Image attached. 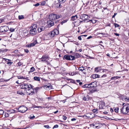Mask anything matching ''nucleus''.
Listing matches in <instances>:
<instances>
[{
	"label": "nucleus",
	"mask_w": 129,
	"mask_h": 129,
	"mask_svg": "<svg viewBox=\"0 0 129 129\" xmlns=\"http://www.w3.org/2000/svg\"><path fill=\"white\" fill-rule=\"evenodd\" d=\"M24 18L23 15H19L18 16V19L19 20L22 19Z\"/></svg>",
	"instance_id": "nucleus-27"
},
{
	"label": "nucleus",
	"mask_w": 129,
	"mask_h": 129,
	"mask_svg": "<svg viewBox=\"0 0 129 129\" xmlns=\"http://www.w3.org/2000/svg\"><path fill=\"white\" fill-rule=\"evenodd\" d=\"M45 28L44 26H41L38 28V31L39 32H41L42 31L45 30Z\"/></svg>",
	"instance_id": "nucleus-14"
},
{
	"label": "nucleus",
	"mask_w": 129,
	"mask_h": 129,
	"mask_svg": "<svg viewBox=\"0 0 129 129\" xmlns=\"http://www.w3.org/2000/svg\"><path fill=\"white\" fill-rule=\"evenodd\" d=\"M53 32L54 35H57L59 34V31L58 29H55L53 30L52 31Z\"/></svg>",
	"instance_id": "nucleus-16"
},
{
	"label": "nucleus",
	"mask_w": 129,
	"mask_h": 129,
	"mask_svg": "<svg viewBox=\"0 0 129 129\" xmlns=\"http://www.w3.org/2000/svg\"><path fill=\"white\" fill-rule=\"evenodd\" d=\"M68 20H63L61 22V24L62 25L63 23L66 22Z\"/></svg>",
	"instance_id": "nucleus-38"
},
{
	"label": "nucleus",
	"mask_w": 129,
	"mask_h": 129,
	"mask_svg": "<svg viewBox=\"0 0 129 129\" xmlns=\"http://www.w3.org/2000/svg\"><path fill=\"white\" fill-rule=\"evenodd\" d=\"M118 108L117 107H116L114 109V111L118 113Z\"/></svg>",
	"instance_id": "nucleus-39"
},
{
	"label": "nucleus",
	"mask_w": 129,
	"mask_h": 129,
	"mask_svg": "<svg viewBox=\"0 0 129 129\" xmlns=\"http://www.w3.org/2000/svg\"><path fill=\"white\" fill-rule=\"evenodd\" d=\"M76 74V72H73L69 73V75L71 76H73Z\"/></svg>",
	"instance_id": "nucleus-28"
},
{
	"label": "nucleus",
	"mask_w": 129,
	"mask_h": 129,
	"mask_svg": "<svg viewBox=\"0 0 129 129\" xmlns=\"http://www.w3.org/2000/svg\"><path fill=\"white\" fill-rule=\"evenodd\" d=\"M89 96L88 95H84V97L83 98V100L84 101H88L89 100Z\"/></svg>",
	"instance_id": "nucleus-17"
},
{
	"label": "nucleus",
	"mask_w": 129,
	"mask_h": 129,
	"mask_svg": "<svg viewBox=\"0 0 129 129\" xmlns=\"http://www.w3.org/2000/svg\"><path fill=\"white\" fill-rule=\"evenodd\" d=\"M34 79L35 80L38 81H40V78L39 77L37 76L35 77L34 78Z\"/></svg>",
	"instance_id": "nucleus-23"
},
{
	"label": "nucleus",
	"mask_w": 129,
	"mask_h": 129,
	"mask_svg": "<svg viewBox=\"0 0 129 129\" xmlns=\"http://www.w3.org/2000/svg\"><path fill=\"white\" fill-rule=\"evenodd\" d=\"M58 3H57L55 4V6L56 8H61L62 7V6H61V3L60 2H58Z\"/></svg>",
	"instance_id": "nucleus-15"
},
{
	"label": "nucleus",
	"mask_w": 129,
	"mask_h": 129,
	"mask_svg": "<svg viewBox=\"0 0 129 129\" xmlns=\"http://www.w3.org/2000/svg\"><path fill=\"white\" fill-rule=\"evenodd\" d=\"M9 114L8 113L5 112V115L6 117H8L9 116Z\"/></svg>",
	"instance_id": "nucleus-34"
},
{
	"label": "nucleus",
	"mask_w": 129,
	"mask_h": 129,
	"mask_svg": "<svg viewBox=\"0 0 129 129\" xmlns=\"http://www.w3.org/2000/svg\"><path fill=\"white\" fill-rule=\"evenodd\" d=\"M114 34L115 35H116V36H119V34H117V33H114Z\"/></svg>",
	"instance_id": "nucleus-58"
},
{
	"label": "nucleus",
	"mask_w": 129,
	"mask_h": 129,
	"mask_svg": "<svg viewBox=\"0 0 129 129\" xmlns=\"http://www.w3.org/2000/svg\"><path fill=\"white\" fill-rule=\"evenodd\" d=\"M58 125L57 124L55 125H54L53 128V129H54L55 128H57L58 127Z\"/></svg>",
	"instance_id": "nucleus-45"
},
{
	"label": "nucleus",
	"mask_w": 129,
	"mask_h": 129,
	"mask_svg": "<svg viewBox=\"0 0 129 129\" xmlns=\"http://www.w3.org/2000/svg\"><path fill=\"white\" fill-rule=\"evenodd\" d=\"M97 109H94L92 111L93 113L96 114L97 113Z\"/></svg>",
	"instance_id": "nucleus-36"
},
{
	"label": "nucleus",
	"mask_w": 129,
	"mask_h": 129,
	"mask_svg": "<svg viewBox=\"0 0 129 129\" xmlns=\"http://www.w3.org/2000/svg\"><path fill=\"white\" fill-rule=\"evenodd\" d=\"M41 5L42 6L44 5L46 3V2L45 1H42L41 2Z\"/></svg>",
	"instance_id": "nucleus-35"
},
{
	"label": "nucleus",
	"mask_w": 129,
	"mask_h": 129,
	"mask_svg": "<svg viewBox=\"0 0 129 129\" xmlns=\"http://www.w3.org/2000/svg\"><path fill=\"white\" fill-rule=\"evenodd\" d=\"M35 44L34 43H32L30 44V47H33L35 45Z\"/></svg>",
	"instance_id": "nucleus-40"
},
{
	"label": "nucleus",
	"mask_w": 129,
	"mask_h": 129,
	"mask_svg": "<svg viewBox=\"0 0 129 129\" xmlns=\"http://www.w3.org/2000/svg\"><path fill=\"white\" fill-rule=\"evenodd\" d=\"M37 28L36 24H33L31 27V29L30 30L29 33L32 36L35 35L37 33V30L36 28Z\"/></svg>",
	"instance_id": "nucleus-1"
},
{
	"label": "nucleus",
	"mask_w": 129,
	"mask_h": 129,
	"mask_svg": "<svg viewBox=\"0 0 129 129\" xmlns=\"http://www.w3.org/2000/svg\"><path fill=\"white\" fill-rule=\"evenodd\" d=\"M19 112L21 113H24L27 110V107L23 106L20 107L18 109Z\"/></svg>",
	"instance_id": "nucleus-6"
},
{
	"label": "nucleus",
	"mask_w": 129,
	"mask_h": 129,
	"mask_svg": "<svg viewBox=\"0 0 129 129\" xmlns=\"http://www.w3.org/2000/svg\"><path fill=\"white\" fill-rule=\"evenodd\" d=\"M99 108H100L101 109H102L103 108V106H102V105H100L99 106Z\"/></svg>",
	"instance_id": "nucleus-59"
},
{
	"label": "nucleus",
	"mask_w": 129,
	"mask_h": 129,
	"mask_svg": "<svg viewBox=\"0 0 129 129\" xmlns=\"http://www.w3.org/2000/svg\"><path fill=\"white\" fill-rule=\"evenodd\" d=\"M76 119L75 118H73L71 119V120L72 121H73L76 120Z\"/></svg>",
	"instance_id": "nucleus-60"
},
{
	"label": "nucleus",
	"mask_w": 129,
	"mask_h": 129,
	"mask_svg": "<svg viewBox=\"0 0 129 129\" xmlns=\"http://www.w3.org/2000/svg\"><path fill=\"white\" fill-rule=\"evenodd\" d=\"M44 127L47 128H50L49 126L48 125H45L44 126Z\"/></svg>",
	"instance_id": "nucleus-47"
},
{
	"label": "nucleus",
	"mask_w": 129,
	"mask_h": 129,
	"mask_svg": "<svg viewBox=\"0 0 129 129\" xmlns=\"http://www.w3.org/2000/svg\"><path fill=\"white\" fill-rule=\"evenodd\" d=\"M78 18L77 16L75 15L74 16H73L71 18V20L72 21H74V20Z\"/></svg>",
	"instance_id": "nucleus-18"
},
{
	"label": "nucleus",
	"mask_w": 129,
	"mask_h": 129,
	"mask_svg": "<svg viewBox=\"0 0 129 129\" xmlns=\"http://www.w3.org/2000/svg\"><path fill=\"white\" fill-rule=\"evenodd\" d=\"M90 83L89 84H86L83 85V87L84 88H90Z\"/></svg>",
	"instance_id": "nucleus-20"
},
{
	"label": "nucleus",
	"mask_w": 129,
	"mask_h": 129,
	"mask_svg": "<svg viewBox=\"0 0 129 129\" xmlns=\"http://www.w3.org/2000/svg\"><path fill=\"white\" fill-rule=\"evenodd\" d=\"M107 76V75L106 74H104L102 76V77H106Z\"/></svg>",
	"instance_id": "nucleus-61"
},
{
	"label": "nucleus",
	"mask_w": 129,
	"mask_h": 129,
	"mask_svg": "<svg viewBox=\"0 0 129 129\" xmlns=\"http://www.w3.org/2000/svg\"><path fill=\"white\" fill-rule=\"evenodd\" d=\"M40 5V4L39 3H37L36 4H35V5H34L35 6V7H37L38 6H39Z\"/></svg>",
	"instance_id": "nucleus-54"
},
{
	"label": "nucleus",
	"mask_w": 129,
	"mask_h": 129,
	"mask_svg": "<svg viewBox=\"0 0 129 129\" xmlns=\"http://www.w3.org/2000/svg\"><path fill=\"white\" fill-rule=\"evenodd\" d=\"M24 33L25 34H28V31L27 30H25L24 31Z\"/></svg>",
	"instance_id": "nucleus-49"
},
{
	"label": "nucleus",
	"mask_w": 129,
	"mask_h": 129,
	"mask_svg": "<svg viewBox=\"0 0 129 129\" xmlns=\"http://www.w3.org/2000/svg\"><path fill=\"white\" fill-rule=\"evenodd\" d=\"M18 66H20L22 65V63L21 62H19L18 63Z\"/></svg>",
	"instance_id": "nucleus-52"
},
{
	"label": "nucleus",
	"mask_w": 129,
	"mask_h": 129,
	"mask_svg": "<svg viewBox=\"0 0 129 129\" xmlns=\"http://www.w3.org/2000/svg\"><path fill=\"white\" fill-rule=\"evenodd\" d=\"M35 117L33 115H31L30 117L29 118L31 119H33Z\"/></svg>",
	"instance_id": "nucleus-33"
},
{
	"label": "nucleus",
	"mask_w": 129,
	"mask_h": 129,
	"mask_svg": "<svg viewBox=\"0 0 129 129\" xmlns=\"http://www.w3.org/2000/svg\"><path fill=\"white\" fill-rule=\"evenodd\" d=\"M100 75H97V74H94L92 75V77L93 78H99L100 77Z\"/></svg>",
	"instance_id": "nucleus-19"
},
{
	"label": "nucleus",
	"mask_w": 129,
	"mask_h": 129,
	"mask_svg": "<svg viewBox=\"0 0 129 129\" xmlns=\"http://www.w3.org/2000/svg\"><path fill=\"white\" fill-rule=\"evenodd\" d=\"M97 124H92L90 125V126L91 127L95 129H98L100 127L99 125H97Z\"/></svg>",
	"instance_id": "nucleus-11"
},
{
	"label": "nucleus",
	"mask_w": 129,
	"mask_h": 129,
	"mask_svg": "<svg viewBox=\"0 0 129 129\" xmlns=\"http://www.w3.org/2000/svg\"><path fill=\"white\" fill-rule=\"evenodd\" d=\"M29 85L31 87L29 89H27L26 90H25L26 91L27 94L32 95L34 93V89L32 88V85L30 84Z\"/></svg>",
	"instance_id": "nucleus-4"
},
{
	"label": "nucleus",
	"mask_w": 129,
	"mask_h": 129,
	"mask_svg": "<svg viewBox=\"0 0 129 129\" xmlns=\"http://www.w3.org/2000/svg\"><path fill=\"white\" fill-rule=\"evenodd\" d=\"M121 112L123 114H125L128 113L127 108L126 105L123 106L120 109Z\"/></svg>",
	"instance_id": "nucleus-7"
},
{
	"label": "nucleus",
	"mask_w": 129,
	"mask_h": 129,
	"mask_svg": "<svg viewBox=\"0 0 129 129\" xmlns=\"http://www.w3.org/2000/svg\"><path fill=\"white\" fill-rule=\"evenodd\" d=\"M4 33L7 32L8 30V27L7 26H3Z\"/></svg>",
	"instance_id": "nucleus-21"
},
{
	"label": "nucleus",
	"mask_w": 129,
	"mask_h": 129,
	"mask_svg": "<svg viewBox=\"0 0 129 129\" xmlns=\"http://www.w3.org/2000/svg\"><path fill=\"white\" fill-rule=\"evenodd\" d=\"M13 63V62H8L7 63V64H8L9 66H11L12 64Z\"/></svg>",
	"instance_id": "nucleus-44"
},
{
	"label": "nucleus",
	"mask_w": 129,
	"mask_h": 129,
	"mask_svg": "<svg viewBox=\"0 0 129 129\" xmlns=\"http://www.w3.org/2000/svg\"><path fill=\"white\" fill-rule=\"evenodd\" d=\"M17 93L18 94H19V95H24V94L20 90L17 91Z\"/></svg>",
	"instance_id": "nucleus-25"
},
{
	"label": "nucleus",
	"mask_w": 129,
	"mask_h": 129,
	"mask_svg": "<svg viewBox=\"0 0 129 129\" xmlns=\"http://www.w3.org/2000/svg\"><path fill=\"white\" fill-rule=\"evenodd\" d=\"M24 51L26 53H28L29 52L28 50L27 49H24Z\"/></svg>",
	"instance_id": "nucleus-56"
},
{
	"label": "nucleus",
	"mask_w": 129,
	"mask_h": 129,
	"mask_svg": "<svg viewBox=\"0 0 129 129\" xmlns=\"http://www.w3.org/2000/svg\"><path fill=\"white\" fill-rule=\"evenodd\" d=\"M8 112L10 114L11 113H15V111L14 110L12 109L9 110L8 111Z\"/></svg>",
	"instance_id": "nucleus-22"
},
{
	"label": "nucleus",
	"mask_w": 129,
	"mask_h": 129,
	"mask_svg": "<svg viewBox=\"0 0 129 129\" xmlns=\"http://www.w3.org/2000/svg\"><path fill=\"white\" fill-rule=\"evenodd\" d=\"M35 69L34 67H32L30 69V72H33L34 71Z\"/></svg>",
	"instance_id": "nucleus-37"
},
{
	"label": "nucleus",
	"mask_w": 129,
	"mask_h": 129,
	"mask_svg": "<svg viewBox=\"0 0 129 129\" xmlns=\"http://www.w3.org/2000/svg\"><path fill=\"white\" fill-rule=\"evenodd\" d=\"M44 87H45H45L48 88L49 89H51V86H49H49H47V85H46L44 86Z\"/></svg>",
	"instance_id": "nucleus-41"
},
{
	"label": "nucleus",
	"mask_w": 129,
	"mask_h": 129,
	"mask_svg": "<svg viewBox=\"0 0 129 129\" xmlns=\"http://www.w3.org/2000/svg\"><path fill=\"white\" fill-rule=\"evenodd\" d=\"M62 118L64 120H65L66 119L67 117L64 116H63Z\"/></svg>",
	"instance_id": "nucleus-50"
},
{
	"label": "nucleus",
	"mask_w": 129,
	"mask_h": 129,
	"mask_svg": "<svg viewBox=\"0 0 129 129\" xmlns=\"http://www.w3.org/2000/svg\"><path fill=\"white\" fill-rule=\"evenodd\" d=\"M66 0H58V2H60L61 4H62L64 3Z\"/></svg>",
	"instance_id": "nucleus-31"
},
{
	"label": "nucleus",
	"mask_w": 129,
	"mask_h": 129,
	"mask_svg": "<svg viewBox=\"0 0 129 129\" xmlns=\"http://www.w3.org/2000/svg\"><path fill=\"white\" fill-rule=\"evenodd\" d=\"M78 70L80 71H82L85 70L84 68L83 67H79L78 68Z\"/></svg>",
	"instance_id": "nucleus-26"
},
{
	"label": "nucleus",
	"mask_w": 129,
	"mask_h": 129,
	"mask_svg": "<svg viewBox=\"0 0 129 129\" xmlns=\"http://www.w3.org/2000/svg\"><path fill=\"white\" fill-rule=\"evenodd\" d=\"M81 37H82L81 36L78 37V39L80 40H82V38Z\"/></svg>",
	"instance_id": "nucleus-55"
},
{
	"label": "nucleus",
	"mask_w": 129,
	"mask_h": 129,
	"mask_svg": "<svg viewBox=\"0 0 129 129\" xmlns=\"http://www.w3.org/2000/svg\"><path fill=\"white\" fill-rule=\"evenodd\" d=\"M107 70L106 69H102L101 67H96L95 69V71L96 72L98 73L99 72H101L102 71V72H106Z\"/></svg>",
	"instance_id": "nucleus-8"
},
{
	"label": "nucleus",
	"mask_w": 129,
	"mask_h": 129,
	"mask_svg": "<svg viewBox=\"0 0 129 129\" xmlns=\"http://www.w3.org/2000/svg\"><path fill=\"white\" fill-rule=\"evenodd\" d=\"M117 14V13H114V14L112 16V18H113L115 17V16Z\"/></svg>",
	"instance_id": "nucleus-63"
},
{
	"label": "nucleus",
	"mask_w": 129,
	"mask_h": 129,
	"mask_svg": "<svg viewBox=\"0 0 129 129\" xmlns=\"http://www.w3.org/2000/svg\"><path fill=\"white\" fill-rule=\"evenodd\" d=\"M75 56L76 58H79L80 56V54L77 53H76L75 54Z\"/></svg>",
	"instance_id": "nucleus-30"
},
{
	"label": "nucleus",
	"mask_w": 129,
	"mask_h": 129,
	"mask_svg": "<svg viewBox=\"0 0 129 129\" xmlns=\"http://www.w3.org/2000/svg\"><path fill=\"white\" fill-rule=\"evenodd\" d=\"M3 26H1L0 27V33H4Z\"/></svg>",
	"instance_id": "nucleus-29"
},
{
	"label": "nucleus",
	"mask_w": 129,
	"mask_h": 129,
	"mask_svg": "<svg viewBox=\"0 0 129 129\" xmlns=\"http://www.w3.org/2000/svg\"><path fill=\"white\" fill-rule=\"evenodd\" d=\"M119 77L118 76L113 77L111 78V79L112 80H114L118 78Z\"/></svg>",
	"instance_id": "nucleus-32"
},
{
	"label": "nucleus",
	"mask_w": 129,
	"mask_h": 129,
	"mask_svg": "<svg viewBox=\"0 0 129 129\" xmlns=\"http://www.w3.org/2000/svg\"><path fill=\"white\" fill-rule=\"evenodd\" d=\"M50 34V36L51 38L55 36V35L54 34L53 32L52 31L51 32H50L49 33Z\"/></svg>",
	"instance_id": "nucleus-24"
},
{
	"label": "nucleus",
	"mask_w": 129,
	"mask_h": 129,
	"mask_svg": "<svg viewBox=\"0 0 129 129\" xmlns=\"http://www.w3.org/2000/svg\"><path fill=\"white\" fill-rule=\"evenodd\" d=\"M4 113V111L2 110H0V115H2Z\"/></svg>",
	"instance_id": "nucleus-42"
},
{
	"label": "nucleus",
	"mask_w": 129,
	"mask_h": 129,
	"mask_svg": "<svg viewBox=\"0 0 129 129\" xmlns=\"http://www.w3.org/2000/svg\"><path fill=\"white\" fill-rule=\"evenodd\" d=\"M114 25L115 27H119V26L118 24L116 23H114Z\"/></svg>",
	"instance_id": "nucleus-46"
},
{
	"label": "nucleus",
	"mask_w": 129,
	"mask_h": 129,
	"mask_svg": "<svg viewBox=\"0 0 129 129\" xmlns=\"http://www.w3.org/2000/svg\"><path fill=\"white\" fill-rule=\"evenodd\" d=\"M63 59H66L68 60H73L75 59V57L72 55H64L63 58Z\"/></svg>",
	"instance_id": "nucleus-5"
},
{
	"label": "nucleus",
	"mask_w": 129,
	"mask_h": 129,
	"mask_svg": "<svg viewBox=\"0 0 129 129\" xmlns=\"http://www.w3.org/2000/svg\"><path fill=\"white\" fill-rule=\"evenodd\" d=\"M80 18L84 20V21L85 22L88 18V16L87 15L83 14L81 15Z\"/></svg>",
	"instance_id": "nucleus-9"
},
{
	"label": "nucleus",
	"mask_w": 129,
	"mask_h": 129,
	"mask_svg": "<svg viewBox=\"0 0 129 129\" xmlns=\"http://www.w3.org/2000/svg\"><path fill=\"white\" fill-rule=\"evenodd\" d=\"M4 21V19H0V23Z\"/></svg>",
	"instance_id": "nucleus-57"
},
{
	"label": "nucleus",
	"mask_w": 129,
	"mask_h": 129,
	"mask_svg": "<svg viewBox=\"0 0 129 129\" xmlns=\"http://www.w3.org/2000/svg\"><path fill=\"white\" fill-rule=\"evenodd\" d=\"M31 87H30L29 85L27 84H24L23 86L21 88V89H24L25 90H26L27 89H29Z\"/></svg>",
	"instance_id": "nucleus-12"
},
{
	"label": "nucleus",
	"mask_w": 129,
	"mask_h": 129,
	"mask_svg": "<svg viewBox=\"0 0 129 129\" xmlns=\"http://www.w3.org/2000/svg\"><path fill=\"white\" fill-rule=\"evenodd\" d=\"M40 89L39 87H37L34 88V89L36 90V91H37Z\"/></svg>",
	"instance_id": "nucleus-51"
},
{
	"label": "nucleus",
	"mask_w": 129,
	"mask_h": 129,
	"mask_svg": "<svg viewBox=\"0 0 129 129\" xmlns=\"http://www.w3.org/2000/svg\"><path fill=\"white\" fill-rule=\"evenodd\" d=\"M49 17L50 20H53L59 19L60 17V16L56 14H51L49 16Z\"/></svg>",
	"instance_id": "nucleus-3"
},
{
	"label": "nucleus",
	"mask_w": 129,
	"mask_h": 129,
	"mask_svg": "<svg viewBox=\"0 0 129 129\" xmlns=\"http://www.w3.org/2000/svg\"><path fill=\"white\" fill-rule=\"evenodd\" d=\"M7 50H8L7 49H5L4 50H2V49H0V51H1L0 52L1 53V52L2 51L4 52H6L7 51Z\"/></svg>",
	"instance_id": "nucleus-43"
},
{
	"label": "nucleus",
	"mask_w": 129,
	"mask_h": 129,
	"mask_svg": "<svg viewBox=\"0 0 129 129\" xmlns=\"http://www.w3.org/2000/svg\"><path fill=\"white\" fill-rule=\"evenodd\" d=\"M47 24V27L50 28L54 25V23L52 21H51L50 20V21H48Z\"/></svg>",
	"instance_id": "nucleus-10"
},
{
	"label": "nucleus",
	"mask_w": 129,
	"mask_h": 129,
	"mask_svg": "<svg viewBox=\"0 0 129 129\" xmlns=\"http://www.w3.org/2000/svg\"><path fill=\"white\" fill-rule=\"evenodd\" d=\"M42 58L43 59V61H46L49 59V57L47 55H45L43 56Z\"/></svg>",
	"instance_id": "nucleus-13"
},
{
	"label": "nucleus",
	"mask_w": 129,
	"mask_h": 129,
	"mask_svg": "<svg viewBox=\"0 0 129 129\" xmlns=\"http://www.w3.org/2000/svg\"><path fill=\"white\" fill-rule=\"evenodd\" d=\"M126 107L128 113L129 112V104L127 105H126Z\"/></svg>",
	"instance_id": "nucleus-48"
},
{
	"label": "nucleus",
	"mask_w": 129,
	"mask_h": 129,
	"mask_svg": "<svg viewBox=\"0 0 129 129\" xmlns=\"http://www.w3.org/2000/svg\"><path fill=\"white\" fill-rule=\"evenodd\" d=\"M14 30L13 29L11 28L10 29V31L11 32H12L14 31Z\"/></svg>",
	"instance_id": "nucleus-64"
},
{
	"label": "nucleus",
	"mask_w": 129,
	"mask_h": 129,
	"mask_svg": "<svg viewBox=\"0 0 129 129\" xmlns=\"http://www.w3.org/2000/svg\"><path fill=\"white\" fill-rule=\"evenodd\" d=\"M18 52V50H15L14 52V53H17Z\"/></svg>",
	"instance_id": "nucleus-62"
},
{
	"label": "nucleus",
	"mask_w": 129,
	"mask_h": 129,
	"mask_svg": "<svg viewBox=\"0 0 129 129\" xmlns=\"http://www.w3.org/2000/svg\"><path fill=\"white\" fill-rule=\"evenodd\" d=\"M90 88L91 89L93 92H94L97 91V89L96 88L97 85L96 82H94L90 83Z\"/></svg>",
	"instance_id": "nucleus-2"
},
{
	"label": "nucleus",
	"mask_w": 129,
	"mask_h": 129,
	"mask_svg": "<svg viewBox=\"0 0 129 129\" xmlns=\"http://www.w3.org/2000/svg\"><path fill=\"white\" fill-rule=\"evenodd\" d=\"M5 81V80L3 78H1L0 79V81L1 82H4Z\"/></svg>",
	"instance_id": "nucleus-53"
}]
</instances>
